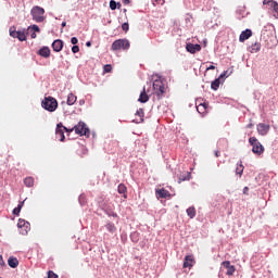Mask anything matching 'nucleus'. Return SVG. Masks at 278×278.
<instances>
[{"instance_id":"f257e3e1","label":"nucleus","mask_w":278,"mask_h":278,"mask_svg":"<svg viewBox=\"0 0 278 278\" xmlns=\"http://www.w3.org/2000/svg\"><path fill=\"white\" fill-rule=\"evenodd\" d=\"M64 131H66V134H73V131H75L78 136H86L87 138H90V128H88L84 122H79L73 128H66Z\"/></svg>"},{"instance_id":"f03ea898","label":"nucleus","mask_w":278,"mask_h":278,"mask_svg":"<svg viewBox=\"0 0 278 278\" xmlns=\"http://www.w3.org/2000/svg\"><path fill=\"white\" fill-rule=\"evenodd\" d=\"M41 108L47 112H55L58 110V100L51 96L46 97L41 101Z\"/></svg>"},{"instance_id":"7ed1b4c3","label":"nucleus","mask_w":278,"mask_h":278,"mask_svg":"<svg viewBox=\"0 0 278 278\" xmlns=\"http://www.w3.org/2000/svg\"><path fill=\"white\" fill-rule=\"evenodd\" d=\"M30 14L35 23H42L45 21V8L42 7H39V5L33 7V9L30 10Z\"/></svg>"},{"instance_id":"20e7f679","label":"nucleus","mask_w":278,"mask_h":278,"mask_svg":"<svg viewBox=\"0 0 278 278\" xmlns=\"http://www.w3.org/2000/svg\"><path fill=\"white\" fill-rule=\"evenodd\" d=\"M249 142L252 147V153L255 155H262V153H264V146H262V142H260L255 137H250Z\"/></svg>"},{"instance_id":"39448f33","label":"nucleus","mask_w":278,"mask_h":278,"mask_svg":"<svg viewBox=\"0 0 278 278\" xmlns=\"http://www.w3.org/2000/svg\"><path fill=\"white\" fill-rule=\"evenodd\" d=\"M130 46L131 45L127 39H117L112 43L111 49L112 51H121V49H123V51H127Z\"/></svg>"},{"instance_id":"423d86ee","label":"nucleus","mask_w":278,"mask_h":278,"mask_svg":"<svg viewBox=\"0 0 278 278\" xmlns=\"http://www.w3.org/2000/svg\"><path fill=\"white\" fill-rule=\"evenodd\" d=\"M9 34L11 38H17L20 42H25L27 40V35H25V29L24 30H16V26H12L9 29Z\"/></svg>"},{"instance_id":"0eeeda50","label":"nucleus","mask_w":278,"mask_h":278,"mask_svg":"<svg viewBox=\"0 0 278 278\" xmlns=\"http://www.w3.org/2000/svg\"><path fill=\"white\" fill-rule=\"evenodd\" d=\"M153 90L156 94V97H159V99H162V97L164 96V83H162V80L156 79L153 81Z\"/></svg>"},{"instance_id":"6e6552de","label":"nucleus","mask_w":278,"mask_h":278,"mask_svg":"<svg viewBox=\"0 0 278 278\" xmlns=\"http://www.w3.org/2000/svg\"><path fill=\"white\" fill-rule=\"evenodd\" d=\"M64 129H66V126H64V124L62 123L56 124L55 138L60 142H64V140H66V137L64 136V131H65Z\"/></svg>"},{"instance_id":"1a4fd4ad","label":"nucleus","mask_w":278,"mask_h":278,"mask_svg":"<svg viewBox=\"0 0 278 278\" xmlns=\"http://www.w3.org/2000/svg\"><path fill=\"white\" fill-rule=\"evenodd\" d=\"M263 5H268L275 16L278 18V2L275 0H263Z\"/></svg>"},{"instance_id":"9d476101","label":"nucleus","mask_w":278,"mask_h":278,"mask_svg":"<svg viewBox=\"0 0 278 278\" xmlns=\"http://www.w3.org/2000/svg\"><path fill=\"white\" fill-rule=\"evenodd\" d=\"M17 227H18V229H22L21 230L22 236H27V232L30 229L29 222H27L25 219H21V218L17 222Z\"/></svg>"},{"instance_id":"9b49d317","label":"nucleus","mask_w":278,"mask_h":278,"mask_svg":"<svg viewBox=\"0 0 278 278\" xmlns=\"http://www.w3.org/2000/svg\"><path fill=\"white\" fill-rule=\"evenodd\" d=\"M27 34H30V38L35 39L37 37L36 34H40V27L36 24L28 26Z\"/></svg>"},{"instance_id":"f8f14e48","label":"nucleus","mask_w":278,"mask_h":278,"mask_svg":"<svg viewBox=\"0 0 278 278\" xmlns=\"http://www.w3.org/2000/svg\"><path fill=\"white\" fill-rule=\"evenodd\" d=\"M52 49H53V51H55V53H60V51H62V49H64V41H62V39H55L52 42Z\"/></svg>"},{"instance_id":"ddd939ff","label":"nucleus","mask_w":278,"mask_h":278,"mask_svg":"<svg viewBox=\"0 0 278 278\" xmlns=\"http://www.w3.org/2000/svg\"><path fill=\"white\" fill-rule=\"evenodd\" d=\"M257 131L260 134V136H266V134H268V131H270V126L264 123H261L257 125Z\"/></svg>"},{"instance_id":"4468645a","label":"nucleus","mask_w":278,"mask_h":278,"mask_svg":"<svg viewBox=\"0 0 278 278\" xmlns=\"http://www.w3.org/2000/svg\"><path fill=\"white\" fill-rule=\"evenodd\" d=\"M186 50L188 51V53H197V52L201 51V45H199V43H187Z\"/></svg>"},{"instance_id":"2eb2a0df","label":"nucleus","mask_w":278,"mask_h":278,"mask_svg":"<svg viewBox=\"0 0 278 278\" xmlns=\"http://www.w3.org/2000/svg\"><path fill=\"white\" fill-rule=\"evenodd\" d=\"M223 266L226 268V275L231 276L236 273V267H233L229 261L223 262Z\"/></svg>"},{"instance_id":"dca6fc26","label":"nucleus","mask_w":278,"mask_h":278,"mask_svg":"<svg viewBox=\"0 0 278 278\" xmlns=\"http://www.w3.org/2000/svg\"><path fill=\"white\" fill-rule=\"evenodd\" d=\"M253 36V31L251 29H245L243 31H241L240 36H239V42H244V40H249V38Z\"/></svg>"},{"instance_id":"f3484780","label":"nucleus","mask_w":278,"mask_h":278,"mask_svg":"<svg viewBox=\"0 0 278 278\" xmlns=\"http://www.w3.org/2000/svg\"><path fill=\"white\" fill-rule=\"evenodd\" d=\"M38 55H40L41 58H51V49H49V47L43 46L42 48H40L38 50Z\"/></svg>"},{"instance_id":"a211bd4d","label":"nucleus","mask_w":278,"mask_h":278,"mask_svg":"<svg viewBox=\"0 0 278 278\" xmlns=\"http://www.w3.org/2000/svg\"><path fill=\"white\" fill-rule=\"evenodd\" d=\"M194 266V256L187 255L184 261V268H192Z\"/></svg>"},{"instance_id":"6ab92c4d","label":"nucleus","mask_w":278,"mask_h":278,"mask_svg":"<svg viewBox=\"0 0 278 278\" xmlns=\"http://www.w3.org/2000/svg\"><path fill=\"white\" fill-rule=\"evenodd\" d=\"M156 197L159 199H168L170 197V192L164 188L156 190Z\"/></svg>"},{"instance_id":"aec40b11","label":"nucleus","mask_w":278,"mask_h":278,"mask_svg":"<svg viewBox=\"0 0 278 278\" xmlns=\"http://www.w3.org/2000/svg\"><path fill=\"white\" fill-rule=\"evenodd\" d=\"M139 103H147L149 102V94H147V88L143 87L142 91L140 92Z\"/></svg>"},{"instance_id":"412c9836","label":"nucleus","mask_w":278,"mask_h":278,"mask_svg":"<svg viewBox=\"0 0 278 278\" xmlns=\"http://www.w3.org/2000/svg\"><path fill=\"white\" fill-rule=\"evenodd\" d=\"M8 264L10 266V268H18V258H16L14 256H10L8 258Z\"/></svg>"},{"instance_id":"4be33fe9","label":"nucleus","mask_w":278,"mask_h":278,"mask_svg":"<svg viewBox=\"0 0 278 278\" xmlns=\"http://www.w3.org/2000/svg\"><path fill=\"white\" fill-rule=\"evenodd\" d=\"M262 49V45H260V42H254L252 43L248 50L250 51V53H257V51H260Z\"/></svg>"},{"instance_id":"5701e85b","label":"nucleus","mask_w":278,"mask_h":278,"mask_svg":"<svg viewBox=\"0 0 278 278\" xmlns=\"http://www.w3.org/2000/svg\"><path fill=\"white\" fill-rule=\"evenodd\" d=\"M118 194H123L124 199H127V187L123 184H119L117 187Z\"/></svg>"},{"instance_id":"b1692460","label":"nucleus","mask_w":278,"mask_h":278,"mask_svg":"<svg viewBox=\"0 0 278 278\" xmlns=\"http://www.w3.org/2000/svg\"><path fill=\"white\" fill-rule=\"evenodd\" d=\"M105 229L109 231V233H116V225H114L112 222L106 223Z\"/></svg>"},{"instance_id":"393cba45","label":"nucleus","mask_w":278,"mask_h":278,"mask_svg":"<svg viewBox=\"0 0 278 278\" xmlns=\"http://www.w3.org/2000/svg\"><path fill=\"white\" fill-rule=\"evenodd\" d=\"M76 101H77V96L73 93H70L67 96V105H75Z\"/></svg>"},{"instance_id":"a878e982","label":"nucleus","mask_w":278,"mask_h":278,"mask_svg":"<svg viewBox=\"0 0 278 278\" xmlns=\"http://www.w3.org/2000/svg\"><path fill=\"white\" fill-rule=\"evenodd\" d=\"M242 173H244V165H242V161L237 163L236 174L242 177Z\"/></svg>"},{"instance_id":"bb28decb","label":"nucleus","mask_w":278,"mask_h":278,"mask_svg":"<svg viewBox=\"0 0 278 278\" xmlns=\"http://www.w3.org/2000/svg\"><path fill=\"white\" fill-rule=\"evenodd\" d=\"M187 215L189 218H194L197 216V208H194V206L188 207Z\"/></svg>"},{"instance_id":"cd10ccee","label":"nucleus","mask_w":278,"mask_h":278,"mask_svg":"<svg viewBox=\"0 0 278 278\" xmlns=\"http://www.w3.org/2000/svg\"><path fill=\"white\" fill-rule=\"evenodd\" d=\"M212 90H218L220 88V78H216L211 83Z\"/></svg>"},{"instance_id":"c85d7f7f","label":"nucleus","mask_w":278,"mask_h":278,"mask_svg":"<svg viewBox=\"0 0 278 278\" xmlns=\"http://www.w3.org/2000/svg\"><path fill=\"white\" fill-rule=\"evenodd\" d=\"M136 116L140 117V121L136 123H144V109L137 110Z\"/></svg>"},{"instance_id":"c756f323","label":"nucleus","mask_w":278,"mask_h":278,"mask_svg":"<svg viewBox=\"0 0 278 278\" xmlns=\"http://www.w3.org/2000/svg\"><path fill=\"white\" fill-rule=\"evenodd\" d=\"M110 9L111 10H121V2H116L115 0L110 1Z\"/></svg>"},{"instance_id":"7c9ffc66","label":"nucleus","mask_w":278,"mask_h":278,"mask_svg":"<svg viewBox=\"0 0 278 278\" xmlns=\"http://www.w3.org/2000/svg\"><path fill=\"white\" fill-rule=\"evenodd\" d=\"M205 110H207V104L206 103H200L197 106V111L199 112V114H204Z\"/></svg>"},{"instance_id":"2f4dec72","label":"nucleus","mask_w":278,"mask_h":278,"mask_svg":"<svg viewBox=\"0 0 278 278\" xmlns=\"http://www.w3.org/2000/svg\"><path fill=\"white\" fill-rule=\"evenodd\" d=\"M24 185L26 188H31L34 186V178L33 177H26L24 179Z\"/></svg>"},{"instance_id":"473e14b6","label":"nucleus","mask_w":278,"mask_h":278,"mask_svg":"<svg viewBox=\"0 0 278 278\" xmlns=\"http://www.w3.org/2000/svg\"><path fill=\"white\" fill-rule=\"evenodd\" d=\"M104 212H105L106 215L112 216L113 218H118V214H116L112 210H105Z\"/></svg>"},{"instance_id":"72a5a7b5","label":"nucleus","mask_w":278,"mask_h":278,"mask_svg":"<svg viewBox=\"0 0 278 278\" xmlns=\"http://www.w3.org/2000/svg\"><path fill=\"white\" fill-rule=\"evenodd\" d=\"M78 203H79L80 205H86V195H85V194H80V195L78 197Z\"/></svg>"},{"instance_id":"f704fd0d","label":"nucleus","mask_w":278,"mask_h":278,"mask_svg":"<svg viewBox=\"0 0 278 278\" xmlns=\"http://www.w3.org/2000/svg\"><path fill=\"white\" fill-rule=\"evenodd\" d=\"M191 174L188 173L187 176H180L179 181H190Z\"/></svg>"},{"instance_id":"c9c22d12","label":"nucleus","mask_w":278,"mask_h":278,"mask_svg":"<svg viewBox=\"0 0 278 278\" xmlns=\"http://www.w3.org/2000/svg\"><path fill=\"white\" fill-rule=\"evenodd\" d=\"M122 29H123V31H129V23H124V24H122Z\"/></svg>"},{"instance_id":"e433bc0d","label":"nucleus","mask_w":278,"mask_h":278,"mask_svg":"<svg viewBox=\"0 0 278 278\" xmlns=\"http://www.w3.org/2000/svg\"><path fill=\"white\" fill-rule=\"evenodd\" d=\"M130 239L132 240V242H138V233L137 232L131 233Z\"/></svg>"},{"instance_id":"4c0bfd02","label":"nucleus","mask_w":278,"mask_h":278,"mask_svg":"<svg viewBox=\"0 0 278 278\" xmlns=\"http://www.w3.org/2000/svg\"><path fill=\"white\" fill-rule=\"evenodd\" d=\"M48 278H58V274H55L53 270H49Z\"/></svg>"},{"instance_id":"58836bf2","label":"nucleus","mask_w":278,"mask_h":278,"mask_svg":"<svg viewBox=\"0 0 278 278\" xmlns=\"http://www.w3.org/2000/svg\"><path fill=\"white\" fill-rule=\"evenodd\" d=\"M104 73H112V65L110 64L104 65Z\"/></svg>"},{"instance_id":"ea45409f","label":"nucleus","mask_w":278,"mask_h":278,"mask_svg":"<svg viewBox=\"0 0 278 278\" xmlns=\"http://www.w3.org/2000/svg\"><path fill=\"white\" fill-rule=\"evenodd\" d=\"M12 214H13L14 216H20V214H21L20 208H17V206H16L15 208H13Z\"/></svg>"},{"instance_id":"a19ab883","label":"nucleus","mask_w":278,"mask_h":278,"mask_svg":"<svg viewBox=\"0 0 278 278\" xmlns=\"http://www.w3.org/2000/svg\"><path fill=\"white\" fill-rule=\"evenodd\" d=\"M72 53H79V46H73Z\"/></svg>"},{"instance_id":"79ce46f5","label":"nucleus","mask_w":278,"mask_h":278,"mask_svg":"<svg viewBox=\"0 0 278 278\" xmlns=\"http://www.w3.org/2000/svg\"><path fill=\"white\" fill-rule=\"evenodd\" d=\"M71 42H72L74 46H77V42H79V39H77V37H72V38H71Z\"/></svg>"},{"instance_id":"37998d69","label":"nucleus","mask_w":278,"mask_h":278,"mask_svg":"<svg viewBox=\"0 0 278 278\" xmlns=\"http://www.w3.org/2000/svg\"><path fill=\"white\" fill-rule=\"evenodd\" d=\"M23 205H25V201H22L17 204V208L23 210Z\"/></svg>"},{"instance_id":"c03bdc74","label":"nucleus","mask_w":278,"mask_h":278,"mask_svg":"<svg viewBox=\"0 0 278 278\" xmlns=\"http://www.w3.org/2000/svg\"><path fill=\"white\" fill-rule=\"evenodd\" d=\"M0 266H5V261H3V256L0 255Z\"/></svg>"},{"instance_id":"a18cd8bd","label":"nucleus","mask_w":278,"mask_h":278,"mask_svg":"<svg viewBox=\"0 0 278 278\" xmlns=\"http://www.w3.org/2000/svg\"><path fill=\"white\" fill-rule=\"evenodd\" d=\"M216 70V66H214V65H210L207 68H206V71H215Z\"/></svg>"},{"instance_id":"49530a36","label":"nucleus","mask_w":278,"mask_h":278,"mask_svg":"<svg viewBox=\"0 0 278 278\" xmlns=\"http://www.w3.org/2000/svg\"><path fill=\"white\" fill-rule=\"evenodd\" d=\"M243 194H249V187L243 188Z\"/></svg>"},{"instance_id":"de8ad7c7","label":"nucleus","mask_w":278,"mask_h":278,"mask_svg":"<svg viewBox=\"0 0 278 278\" xmlns=\"http://www.w3.org/2000/svg\"><path fill=\"white\" fill-rule=\"evenodd\" d=\"M124 5H129L130 1L129 0H122Z\"/></svg>"},{"instance_id":"09e8293b","label":"nucleus","mask_w":278,"mask_h":278,"mask_svg":"<svg viewBox=\"0 0 278 278\" xmlns=\"http://www.w3.org/2000/svg\"><path fill=\"white\" fill-rule=\"evenodd\" d=\"M225 76H227V72L222 73V74L219 75L218 79H220L222 77H225Z\"/></svg>"},{"instance_id":"8fccbe9b","label":"nucleus","mask_w":278,"mask_h":278,"mask_svg":"<svg viewBox=\"0 0 278 278\" xmlns=\"http://www.w3.org/2000/svg\"><path fill=\"white\" fill-rule=\"evenodd\" d=\"M215 157H220V151H215Z\"/></svg>"},{"instance_id":"3c124183","label":"nucleus","mask_w":278,"mask_h":278,"mask_svg":"<svg viewBox=\"0 0 278 278\" xmlns=\"http://www.w3.org/2000/svg\"><path fill=\"white\" fill-rule=\"evenodd\" d=\"M86 47H92V42L91 41H87L86 42Z\"/></svg>"},{"instance_id":"603ef678","label":"nucleus","mask_w":278,"mask_h":278,"mask_svg":"<svg viewBox=\"0 0 278 278\" xmlns=\"http://www.w3.org/2000/svg\"><path fill=\"white\" fill-rule=\"evenodd\" d=\"M84 103H86L85 100H80V101H79V105H84Z\"/></svg>"},{"instance_id":"864d4df0","label":"nucleus","mask_w":278,"mask_h":278,"mask_svg":"<svg viewBox=\"0 0 278 278\" xmlns=\"http://www.w3.org/2000/svg\"><path fill=\"white\" fill-rule=\"evenodd\" d=\"M61 26L66 27V22H62Z\"/></svg>"},{"instance_id":"5fc2aeb1","label":"nucleus","mask_w":278,"mask_h":278,"mask_svg":"<svg viewBox=\"0 0 278 278\" xmlns=\"http://www.w3.org/2000/svg\"><path fill=\"white\" fill-rule=\"evenodd\" d=\"M124 12H127V9H124Z\"/></svg>"}]
</instances>
